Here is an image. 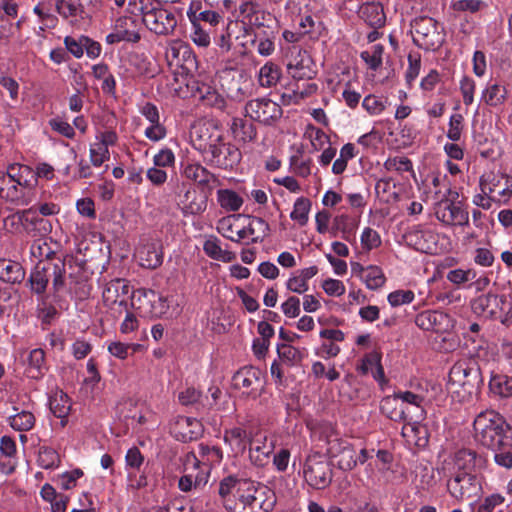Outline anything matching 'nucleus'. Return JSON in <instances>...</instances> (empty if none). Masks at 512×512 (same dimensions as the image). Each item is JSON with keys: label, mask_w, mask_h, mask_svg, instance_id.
<instances>
[{"label": "nucleus", "mask_w": 512, "mask_h": 512, "mask_svg": "<svg viewBox=\"0 0 512 512\" xmlns=\"http://www.w3.org/2000/svg\"><path fill=\"white\" fill-rule=\"evenodd\" d=\"M218 495L228 512H270L276 503L268 486L235 474L220 480Z\"/></svg>", "instance_id": "f257e3e1"}, {"label": "nucleus", "mask_w": 512, "mask_h": 512, "mask_svg": "<svg viewBox=\"0 0 512 512\" xmlns=\"http://www.w3.org/2000/svg\"><path fill=\"white\" fill-rule=\"evenodd\" d=\"M131 307L141 316L155 318H173L180 308L173 296L164 297L151 289H138L133 293Z\"/></svg>", "instance_id": "f03ea898"}, {"label": "nucleus", "mask_w": 512, "mask_h": 512, "mask_svg": "<svg viewBox=\"0 0 512 512\" xmlns=\"http://www.w3.org/2000/svg\"><path fill=\"white\" fill-rule=\"evenodd\" d=\"M506 427V422L499 413L494 410L483 411L476 416L473 423L474 439L492 450L500 449L504 445Z\"/></svg>", "instance_id": "7ed1b4c3"}, {"label": "nucleus", "mask_w": 512, "mask_h": 512, "mask_svg": "<svg viewBox=\"0 0 512 512\" xmlns=\"http://www.w3.org/2000/svg\"><path fill=\"white\" fill-rule=\"evenodd\" d=\"M415 324L425 331L446 334L447 336L443 337V345L440 346L442 350L451 351L456 347V341L450 335L454 328V321L449 314L438 310L423 311L416 316Z\"/></svg>", "instance_id": "20e7f679"}, {"label": "nucleus", "mask_w": 512, "mask_h": 512, "mask_svg": "<svg viewBox=\"0 0 512 512\" xmlns=\"http://www.w3.org/2000/svg\"><path fill=\"white\" fill-rule=\"evenodd\" d=\"M223 454L215 446L199 445L198 455L187 454L184 462L185 471L196 470V483L206 484L213 466L219 465Z\"/></svg>", "instance_id": "39448f33"}, {"label": "nucleus", "mask_w": 512, "mask_h": 512, "mask_svg": "<svg viewBox=\"0 0 512 512\" xmlns=\"http://www.w3.org/2000/svg\"><path fill=\"white\" fill-rule=\"evenodd\" d=\"M486 458L470 448H462L446 457L441 464L444 474L475 473L484 468Z\"/></svg>", "instance_id": "423d86ee"}, {"label": "nucleus", "mask_w": 512, "mask_h": 512, "mask_svg": "<svg viewBox=\"0 0 512 512\" xmlns=\"http://www.w3.org/2000/svg\"><path fill=\"white\" fill-rule=\"evenodd\" d=\"M414 43L424 50H435L444 42L442 27L431 17L416 18L412 23Z\"/></svg>", "instance_id": "0eeeda50"}, {"label": "nucleus", "mask_w": 512, "mask_h": 512, "mask_svg": "<svg viewBox=\"0 0 512 512\" xmlns=\"http://www.w3.org/2000/svg\"><path fill=\"white\" fill-rule=\"evenodd\" d=\"M303 473L306 482L315 489H324L332 481L330 464L320 453H312L307 457Z\"/></svg>", "instance_id": "6e6552de"}, {"label": "nucleus", "mask_w": 512, "mask_h": 512, "mask_svg": "<svg viewBox=\"0 0 512 512\" xmlns=\"http://www.w3.org/2000/svg\"><path fill=\"white\" fill-rule=\"evenodd\" d=\"M447 490L450 496L458 501L477 497L481 490V482L475 473L446 474Z\"/></svg>", "instance_id": "1a4fd4ad"}, {"label": "nucleus", "mask_w": 512, "mask_h": 512, "mask_svg": "<svg viewBox=\"0 0 512 512\" xmlns=\"http://www.w3.org/2000/svg\"><path fill=\"white\" fill-rule=\"evenodd\" d=\"M54 7L65 18L77 17L83 12V7L78 0H50L48 4L41 2L34 7V13L38 15L46 27H52L55 24V18L52 14Z\"/></svg>", "instance_id": "9d476101"}, {"label": "nucleus", "mask_w": 512, "mask_h": 512, "mask_svg": "<svg viewBox=\"0 0 512 512\" xmlns=\"http://www.w3.org/2000/svg\"><path fill=\"white\" fill-rule=\"evenodd\" d=\"M143 24L157 35L172 33L177 25L175 12L166 8L153 7L143 10Z\"/></svg>", "instance_id": "9b49d317"}, {"label": "nucleus", "mask_w": 512, "mask_h": 512, "mask_svg": "<svg viewBox=\"0 0 512 512\" xmlns=\"http://www.w3.org/2000/svg\"><path fill=\"white\" fill-rule=\"evenodd\" d=\"M405 242L422 253L435 254L438 251V234L428 226L415 225L404 235Z\"/></svg>", "instance_id": "f8f14e48"}, {"label": "nucleus", "mask_w": 512, "mask_h": 512, "mask_svg": "<svg viewBox=\"0 0 512 512\" xmlns=\"http://www.w3.org/2000/svg\"><path fill=\"white\" fill-rule=\"evenodd\" d=\"M140 22L137 17L123 16L119 17L112 28V31L106 35L105 41L109 45L119 42L136 43L140 40Z\"/></svg>", "instance_id": "ddd939ff"}, {"label": "nucleus", "mask_w": 512, "mask_h": 512, "mask_svg": "<svg viewBox=\"0 0 512 512\" xmlns=\"http://www.w3.org/2000/svg\"><path fill=\"white\" fill-rule=\"evenodd\" d=\"M245 112L251 119L266 125L273 124L282 116L281 106L265 97L250 100L245 106Z\"/></svg>", "instance_id": "4468645a"}, {"label": "nucleus", "mask_w": 512, "mask_h": 512, "mask_svg": "<svg viewBox=\"0 0 512 512\" xmlns=\"http://www.w3.org/2000/svg\"><path fill=\"white\" fill-rule=\"evenodd\" d=\"M192 141L196 149L206 155L222 139V132L212 121H200L192 128Z\"/></svg>", "instance_id": "2eb2a0df"}, {"label": "nucleus", "mask_w": 512, "mask_h": 512, "mask_svg": "<svg viewBox=\"0 0 512 512\" xmlns=\"http://www.w3.org/2000/svg\"><path fill=\"white\" fill-rule=\"evenodd\" d=\"M314 63L306 50L293 46L289 50L287 70L294 79H310L315 74Z\"/></svg>", "instance_id": "dca6fc26"}, {"label": "nucleus", "mask_w": 512, "mask_h": 512, "mask_svg": "<svg viewBox=\"0 0 512 512\" xmlns=\"http://www.w3.org/2000/svg\"><path fill=\"white\" fill-rule=\"evenodd\" d=\"M209 161L215 166L222 169L233 168L241 160V153L234 145L225 143L221 139L214 147L206 154Z\"/></svg>", "instance_id": "f3484780"}, {"label": "nucleus", "mask_w": 512, "mask_h": 512, "mask_svg": "<svg viewBox=\"0 0 512 512\" xmlns=\"http://www.w3.org/2000/svg\"><path fill=\"white\" fill-rule=\"evenodd\" d=\"M436 218L446 226H466L469 213L461 206L450 201H441L435 207Z\"/></svg>", "instance_id": "a211bd4d"}, {"label": "nucleus", "mask_w": 512, "mask_h": 512, "mask_svg": "<svg viewBox=\"0 0 512 512\" xmlns=\"http://www.w3.org/2000/svg\"><path fill=\"white\" fill-rule=\"evenodd\" d=\"M129 293L130 286L126 280L120 278L113 279L104 286L102 292L104 304L109 308L118 305L126 309Z\"/></svg>", "instance_id": "6ab92c4d"}, {"label": "nucleus", "mask_w": 512, "mask_h": 512, "mask_svg": "<svg viewBox=\"0 0 512 512\" xmlns=\"http://www.w3.org/2000/svg\"><path fill=\"white\" fill-rule=\"evenodd\" d=\"M244 222L245 215L242 214H231L222 217L216 225V230L226 239L241 243L244 241Z\"/></svg>", "instance_id": "aec40b11"}, {"label": "nucleus", "mask_w": 512, "mask_h": 512, "mask_svg": "<svg viewBox=\"0 0 512 512\" xmlns=\"http://www.w3.org/2000/svg\"><path fill=\"white\" fill-rule=\"evenodd\" d=\"M472 376L476 378L477 371L464 362L454 364L448 375V386L452 393L458 392L456 388L461 387L464 391L471 393L473 388Z\"/></svg>", "instance_id": "412c9836"}, {"label": "nucleus", "mask_w": 512, "mask_h": 512, "mask_svg": "<svg viewBox=\"0 0 512 512\" xmlns=\"http://www.w3.org/2000/svg\"><path fill=\"white\" fill-rule=\"evenodd\" d=\"M505 304L506 299L504 296L487 293L475 298L471 303V307L475 314L485 318H492L503 309Z\"/></svg>", "instance_id": "4be33fe9"}, {"label": "nucleus", "mask_w": 512, "mask_h": 512, "mask_svg": "<svg viewBox=\"0 0 512 512\" xmlns=\"http://www.w3.org/2000/svg\"><path fill=\"white\" fill-rule=\"evenodd\" d=\"M249 457L257 466H264L268 463L270 455L274 450L272 442L267 440L263 432H256L249 440Z\"/></svg>", "instance_id": "5701e85b"}, {"label": "nucleus", "mask_w": 512, "mask_h": 512, "mask_svg": "<svg viewBox=\"0 0 512 512\" xmlns=\"http://www.w3.org/2000/svg\"><path fill=\"white\" fill-rule=\"evenodd\" d=\"M351 268L353 275L358 277L370 290L381 288L386 282L382 268L377 265L363 266L355 262L352 263Z\"/></svg>", "instance_id": "b1692460"}, {"label": "nucleus", "mask_w": 512, "mask_h": 512, "mask_svg": "<svg viewBox=\"0 0 512 512\" xmlns=\"http://www.w3.org/2000/svg\"><path fill=\"white\" fill-rule=\"evenodd\" d=\"M171 430L176 439L186 442L198 438L203 432V426L196 418L179 416Z\"/></svg>", "instance_id": "393cba45"}, {"label": "nucleus", "mask_w": 512, "mask_h": 512, "mask_svg": "<svg viewBox=\"0 0 512 512\" xmlns=\"http://www.w3.org/2000/svg\"><path fill=\"white\" fill-rule=\"evenodd\" d=\"M139 264L144 268L155 269L163 262V252L158 241L141 244L135 253Z\"/></svg>", "instance_id": "a878e982"}, {"label": "nucleus", "mask_w": 512, "mask_h": 512, "mask_svg": "<svg viewBox=\"0 0 512 512\" xmlns=\"http://www.w3.org/2000/svg\"><path fill=\"white\" fill-rule=\"evenodd\" d=\"M421 419H408L404 421L401 435L406 444L410 447L423 448L428 443V432L424 425L420 423Z\"/></svg>", "instance_id": "bb28decb"}, {"label": "nucleus", "mask_w": 512, "mask_h": 512, "mask_svg": "<svg viewBox=\"0 0 512 512\" xmlns=\"http://www.w3.org/2000/svg\"><path fill=\"white\" fill-rule=\"evenodd\" d=\"M380 409L387 418L395 422L412 419L411 410L403 407L396 394L384 397L381 400Z\"/></svg>", "instance_id": "cd10ccee"}, {"label": "nucleus", "mask_w": 512, "mask_h": 512, "mask_svg": "<svg viewBox=\"0 0 512 512\" xmlns=\"http://www.w3.org/2000/svg\"><path fill=\"white\" fill-rule=\"evenodd\" d=\"M48 406L50 412L57 418L61 419V424L65 425L66 418L71 410L69 397L62 390L56 389L48 395Z\"/></svg>", "instance_id": "c85d7f7f"}, {"label": "nucleus", "mask_w": 512, "mask_h": 512, "mask_svg": "<svg viewBox=\"0 0 512 512\" xmlns=\"http://www.w3.org/2000/svg\"><path fill=\"white\" fill-rule=\"evenodd\" d=\"M244 241L259 242L268 234V223L259 217H250L245 215L244 222Z\"/></svg>", "instance_id": "c756f323"}, {"label": "nucleus", "mask_w": 512, "mask_h": 512, "mask_svg": "<svg viewBox=\"0 0 512 512\" xmlns=\"http://www.w3.org/2000/svg\"><path fill=\"white\" fill-rule=\"evenodd\" d=\"M203 251L209 258L224 263L231 262L235 259V254L229 250L223 249L221 241L213 235L206 237L203 243Z\"/></svg>", "instance_id": "7c9ffc66"}, {"label": "nucleus", "mask_w": 512, "mask_h": 512, "mask_svg": "<svg viewBox=\"0 0 512 512\" xmlns=\"http://www.w3.org/2000/svg\"><path fill=\"white\" fill-rule=\"evenodd\" d=\"M508 95V90L505 86L498 83H488L481 92L480 100L487 106L499 107L502 106Z\"/></svg>", "instance_id": "2f4dec72"}, {"label": "nucleus", "mask_w": 512, "mask_h": 512, "mask_svg": "<svg viewBox=\"0 0 512 512\" xmlns=\"http://www.w3.org/2000/svg\"><path fill=\"white\" fill-rule=\"evenodd\" d=\"M250 438L251 436L241 427H232L224 432V442L236 454L243 453L246 450Z\"/></svg>", "instance_id": "473e14b6"}, {"label": "nucleus", "mask_w": 512, "mask_h": 512, "mask_svg": "<svg viewBox=\"0 0 512 512\" xmlns=\"http://www.w3.org/2000/svg\"><path fill=\"white\" fill-rule=\"evenodd\" d=\"M360 15L371 27H381L385 24L386 16L382 5L378 2H370L361 6Z\"/></svg>", "instance_id": "72a5a7b5"}, {"label": "nucleus", "mask_w": 512, "mask_h": 512, "mask_svg": "<svg viewBox=\"0 0 512 512\" xmlns=\"http://www.w3.org/2000/svg\"><path fill=\"white\" fill-rule=\"evenodd\" d=\"M253 44L259 55L268 57L275 50V33L272 30L259 29L255 33Z\"/></svg>", "instance_id": "f704fd0d"}, {"label": "nucleus", "mask_w": 512, "mask_h": 512, "mask_svg": "<svg viewBox=\"0 0 512 512\" xmlns=\"http://www.w3.org/2000/svg\"><path fill=\"white\" fill-rule=\"evenodd\" d=\"M216 199L219 206L227 212H236L240 210L244 203L243 198L231 189L217 190Z\"/></svg>", "instance_id": "c9c22d12"}, {"label": "nucleus", "mask_w": 512, "mask_h": 512, "mask_svg": "<svg viewBox=\"0 0 512 512\" xmlns=\"http://www.w3.org/2000/svg\"><path fill=\"white\" fill-rule=\"evenodd\" d=\"M24 275L18 262L0 259V280L7 283H18L24 279Z\"/></svg>", "instance_id": "e433bc0d"}, {"label": "nucleus", "mask_w": 512, "mask_h": 512, "mask_svg": "<svg viewBox=\"0 0 512 512\" xmlns=\"http://www.w3.org/2000/svg\"><path fill=\"white\" fill-rule=\"evenodd\" d=\"M403 407L411 410L412 418L424 419L423 397L410 391L395 393Z\"/></svg>", "instance_id": "4c0bfd02"}, {"label": "nucleus", "mask_w": 512, "mask_h": 512, "mask_svg": "<svg viewBox=\"0 0 512 512\" xmlns=\"http://www.w3.org/2000/svg\"><path fill=\"white\" fill-rule=\"evenodd\" d=\"M6 229L14 233L29 231L32 224L31 211L23 210L8 216L4 221Z\"/></svg>", "instance_id": "58836bf2"}, {"label": "nucleus", "mask_w": 512, "mask_h": 512, "mask_svg": "<svg viewBox=\"0 0 512 512\" xmlns=\"http://www.w3.org/2000/svg\"><path fill=\"white\" fill-rule=\"evenodd\" d=\"M183 175L198 184H208L213 175L200 163L188 161L183 168Z\"/></svg>", "instance_id": "ea45409f"}, {"label": "nucleus", "mask_w": 512, "mask_h": 512, "mask_svg": "<svg viewBox=\"0 0 512 512\" xmlns=\"http://www.w3.org/2000/svg\"><path fill=\"white\" fill-rule=\"evenodd\" d=\"M92 75L95 79L101 80V88L105 93L115 92L116 80L110 73L109 67L105 63H98L92 66Z\"/></svg>", "instance_id": "a19ab883"}, {"label": "nucleus", "mask_w": 512, "mask_h": 512, "mask_svg": "<svg viewBox=\"0 0 512 512\" xmlns=\"http://www.w3.org/2000/svg\"><path fill=\"white\" fill-rule=\"evenodd\" d=\"M280 77H281L280 68L272 62H267L266 64H264L260 68L259 73H258L259 84L262 87H266V88L275 86L278 83V81L280 80Z\"/></svg>", "instance_id": "79ce46f5"}, {"label": "nucleus", "mask_w": 512, "mask_h": 512, "mask_svg": "<svg viewBox=\"0 0 512 512\" xmlns=\"http://www.w3.org/2000/svg\"><path fill=\"white\" fill-rule=\"evenodd\" d=\"M188 203L184 204L182 207V212L184 215H199L203 213L207 208V198L205 195L196 194L195 192L191 193L188 191L185 194Z\"/></svg>", "instance_id": "37998d69"}, {"label": "nucleus", "mask_w": 512, "mask_h": 512, "mask_svg": "<svg viewBox=\"0 0 512 512\" xmlns=\"http://www.w3.org/2000/svg\"><path fill=\"white\" fill-rule=\"evenodd\" d=\"M357 155L354 144L346 143L340 149L338 158L332 164V173L334 175H341L347 168V164Z\"/></svg>", "instance_id": "c03bdc74"}, {"label": "nucleus", "mask_w": 512, "mask_h": 512, "mask_svg": "<svg viewBox=\"0 0 512 512\" xmlns=\"http://www.w3.org/2000/svg\"><path fill=\"white\" fill-rule=\"evenodd\" d=\"M7 174L11 180L16 184V188H27L32 178L31 170L28 166L20 164H12L7 169Z\"/></svg>", "instance_id": "a18cd8bd"}, {"label": "nucleus", "mask_w": 512, "mask_h": 512, "mask_svg": "<svg viewBox=\"0 0 512 512\" xmlns=\"http://www.w3.org/2000/svg\"><path fill=\"white\" fill-rule=\"evenodd\" d=\"M187 15L192 23V32L190 34L191 40L198 47H208L211 42L210 35L195 21V12L192 11V6H190L187 11Z\"/></svg>", "instance_id": "49530a36"}, {"label": "nucleus", "mask_w": 512, "mask_h": 512, "mask_svg": "<svg viewBox=\"0 0 512 512\" xmlns=\"http://www.w3.org/2000/svg\"><path fill=\"white\" fill-rule=\"evenodd\" d=\"M490 390L501 397H512V377L494 375L489 382Z\"/></svg>", "instance_id": "de8ad7c7"}, {"label": "nucleus", "mask_w": 512, "mask_h": 512, "mask_svg": "<svg viewBox=\"0 0 512 512\" xmlns=\"http://www.w3.org/2000/svg\"><path fill=\"white\" fill-rule=\"evenodd\" d=\"M231 129L234 137L243 142H251L256 137L254 126L242 119H234Z\"/></svg>", "instance_id": "09e8293b"}, {"label": "nucleus", "mask_w": 512, "mask_h": 512, "mask_svg": "<svg viewBox=\"0 0 512 512\" xmlns=\"http://www.w3.org/2000/svg\"><path fill=\"white\" fill-rule=\"evenodd\" d=\"M258 382V371L253 368L241 369L233 376V385L238 389L253 388Z\"/></svg>", "instance_id": "8fccbe9b"}, {"label": "nucleus", "mask_w": 512, "mask_h": 512, "mask_svg": "<svg viewBox=\"0 0 512 512\" xmlns=\"http://www.w3.org/2000/svg\"><path fill=\"white\" fill-rule=\"evenodd\" d=\"M388 105V99L384 96L369 94L364 97L362 107L371 116L382 114Z\"/></svg>", "instance_id": "3c124183"}, {"label": "nucleus", "mask_w": 512, "mask_h": 512, "mask_svg": "<svg viewBox=\"0 0 512 512\" xmlns=\"http://www.w3.org/2000/svg\"><path fill=\"white\" fill-rule=\"evenodd\" d=\"M505 175L495 172L484 173L480 177L479 185L481 192L494 195L497 189L502 186Z\"/></svg>", "instance_id": "603ef678"}, {"label": "nucleus", "mask_w": 512, "mask_h": 512, "mask_svg": "<svg viewBox=\"0 0 512 512\" xmlns=\"http://www.w3.org/2000/svg\"><path fill=\"white\" fill-rule=\"evenodd\" d=\"M16 445L15 442L8 436H3L0 441V455L6 456V462L2 463L6 470H14L16 466L15 461Z\"/></svg>", "instance_id": "864d4df0"}, {"label": "nucleus", "mask_w": 512, "mask_h": 512, "mask_svg": "<svg viewBox=\"0 0 512 512\" xmlns=\"http://www.w3.org/2000/svg\"><path fill=\"white\" fill-rule=\"evenodd\" d=\"M289 164L296 175L303 178L311 175L312 160L310 158H303L300 151L290 157Z\"/></svg>", "instance_id": "5fc2aeb1"}, {"label": "nucleus", "mask_w": 512, "mask_h": 512, "mask_svg": "<svg viewBox=\"0 0 512 512\" xmlns=\"http://www.w3.org/2000/svg\"><path fill=\"white\" fill-rule=\"evenodd\" d=\"M306 136L310 140L313 151H321L331 145L330 137L320 128L310 126L307 128Z\"/></svg>", "instance_id": "6e6d98bb"}, {"label": "nucleus", "mask_w": 512, "mask_h": 512, "mask_svg": "<svg viewBox=\"0 0 512 512\" xmlns=\"http://www.w3.org/2000/svg\"><path fill=\"white\" fill-rule=\"evenodd\" d=\"M311 203L308 199L300 197L296 199L293 205V210L290 217L299 225H305L308 221V214L310 211Z\"/></svg>", "instance_id": "4d7b16f0"}, {"label": "nucleus", "mask_w": 512, "mask_h": 512, "mask_svg": "<svg viewBox=\"0 0 512 512\" xmlns=\"http://www.w3.org/2000/svg\"><path fill=\"white\" fill-rule=\"evenodd\" d=\"M383 46L380 44L373 45L369 50L361 53L362 60L367 66L376 71L382 66Z\"/></svg>", "instance_id": "13d9d810"}, {"label": "nucleus", "mask_w": 512, "mask_h": 512, "mask_svg": "<svg viewBox=\"0 0 512 512\" xmlns=\"http://www.w3.org/2000/svg\"><path fill=\"white\" fill-rule=\"evenodd\" d=\"M375 192L383 202L390 203L396 200L395 184L389 179H380L376 182Z\"/></svg>", "instance_id": "bf43d9fd"}, {"label": "nucleus", "mask_w": 512, "mask_h": 512, "mask_svg": "<svg viewBox=\"0 0 512 512\" xmlns=\"http://www.w3.org/2000/svg\"><path fill=\"white\" fill-rule=\"evenodd\" d=\"M505 502V497L500 493H492L484 497L476 506V512H498Z\"/></svg>", "instance_id": "052dcab7"}, {"label": "nucleus", "mask_w": 512, "mask_h": 512, "mask_svg": "<svg viewBox=\"0 0 512 512\" xmlns=\"http://www.w3.org/2000/svg\"><path fill=\"white\" fill-rule=\"evenodd\" d=\"M361 247L364 251L369 252L378 248L381 243L380 234L371 227H365L360 235Z\"/></svg>", "instance_id": "680f3d73"}, {"label": "nucleus", "mask_w": 512, "mask_h": 512, "mask_svg": "<svg viewBox=\"0 0 512 512\" xmlns=\"http://www.w3.org/2000/svg\"><path fill=\"white\" fill-rule=\"evenodd\" d=\"M89 158L92 166L100 167L110 159L109 149L94 142L89 148Z\"/></svg>", "instance_id": "e2e57ef3"}, {"label": "nucleus", "mask_w": 512, "mask_h": 512, "mask_svg": "<svg viewBox=\"0 0 512 512\" xmlns=\"http://www.w3.org/2000/svg\"><path fill=\"white\" fill-rule=\"evenodd\" d=\"M415 294L412 290L398 289L387 295V301L391 307H399L414 301Z\"/></svg>", "instance_id": "0e129e2a"}, {"label": "nucleus", "mask_w": 512, "mask_h": 512, "mask_svg": "<svg viewBox=\"0 0 512 512\" xmlns=\"http://www.w3.org/2000/svg\"><path fill=\"white\" fill-rule=\"evenodd\" d=\"M0 197L15 200L19 197L16 184L11 180L7 172H0Z\"/></svg>", "instance_id": "69168bd1"}, {"label": "nucleus", "mask_w": 512, "mask_h": 512, "mask_svg": "<svg viewBox=\"0 0 512 512\" xmlns=\"http://www.w3.org/2000/svg\"><path fill=\"white\" fill-rule=\"evenodd\" d=\"M11 427L18 431H29L32 428V413L22 411L9 418Z\"/></svg>", "instance_id": "338daca9"}, {"label": "nucleus", "mask_w": 512, "mask_h": 512, "mask_svg": "<svg viewBox=\"0 0 512 512\" xmlns=\"http://www.w3.org/2000/svg\"><path fill=\"white\" fill-rule=\"evenodd\" d=\"M321 287L326 295L330 297H340L345 294L346 287L341 280L326 278L322 281Z\"/></svg>", "instance_id": "774afa93"}]
</instances>
